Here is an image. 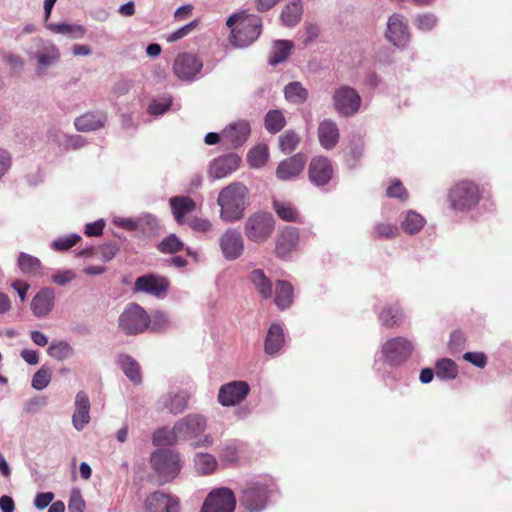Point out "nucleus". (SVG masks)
I'll list each match as a JSON object with an SVG mask.
<instances>
[{"label":"nucleus","instance_id":"nucleus-50","mask_svg":"<svg viewBox=\"0 0 512 512\" xmlns=\"http://www.w3.org/2000/svg\"><path fill=\"white\" fill-rule=\"evenodd\" d=\"M189 227L197 233H208L213 230V224L208 218L194 216L188 220Z\"/></svg>","mask_w":512,"mask_h":512},{"label":"nucleus","instance_id":"nucleus-39","mask_svg":"<svg viewBox=\"0 0 512 512\" xmlns=\"http://www.w3.org/2000/svg\"><path fill=\"white\" fill-rule=\"evenodd\" d=\"M285 98L292 103L301 104L306 101L308 91L301 85L300 82H291L285 86Z\"/></svg>","mask_w":512,"mask_h":512},{"label":"nucleus","instance_id":"nucleus-62","mask_svg":"<svg viewBox=\"0 0 512 512\" xmlns=\"http://www.w3.org/2000/svg\"><path fill=\"white\" fill-rule=\"evenodd\" d=\"M75 277H76L75 273L70 269L60 270V271H57L55 274H53L52 281L55 284L63 286V285H66L67 283L71 282L73 279H75Z\"/></svg>","mask_w":512,"mask_h":512},{"label":"nucleus","instance_id":"nucleus-19","mask_svg":"<svg viewBox=\"0 0 512 512\" xmlns=\"http://www.w3.org/2000/svg\"><path fill=\"white\" fill-rule=\"evenodd\" d=\"M307 159L302 153H297L281 161L276 169V176L282 181H289L303 171Z\"/></svg>","mask_w":512,"mask_h":512},{"label":"nucleus","instance_id":"nucleus-31","mask_svg":"<svg viewBox=\"0 0 512 512\" xmlns=\"http://www.w3.org/2000/svg\"><path fill=\"white\" fill-rule=\"evenodd\" d=\"M117 362L124 374L134 383L139 384L142 380L138 363L129 355L121 354Z\"/></svg>","mask_w":512,"mask_h":512},{"label":"nucleus","instance_id":"nucleus-10","mask_svg":"<svg viewBox=\"0 0 512 512\" xmlns=\"http://www.w3.org/2000/svg\"><path fill=\"white\" fill-rule=\"evenodd\" d=\"M268 498V489L264 484L252 483L242 492L240 503L249 512H262Z\"/></svg>","mask_w":512,"mask_h":512},{"label":"nucleus","instance_id":"nucleus-18","mask_svg":"<svg viewBox=\"0 0 512 512\" xmlns=\"http://www.w3.org/2000/svg\"><path fill=\"white\" fill-rule=\"evenodd\" d=\"M240 164V157L230 153L214 159L209 166V177L212 179H222L232 172L236 171Z\"/></svg>","mask_w":512,"mask_h":512},{"label":"nucleus","instance_id":"nucleus-9","mask_svg":"<svg viewBox=\"0 0 512 512\" xmlns=\"http://www.w3.org/2000/svg\"><path fill=\"white\" fill-rule=\"evenodd\" d=\"M333 102L338 113L343 116H352L360 109L361 97L355 89L342 86L335 90Z\"/></svg>","mask_w":512,"mask_h":512},{"label":"nucleus","instance_id":"nucleus-51","mask_svg":"<svg viewBox=\"0 0 512 512\" xmlns=\"http://www.w3.org/2000/svg\"><path fill=\"white\" fill-rule=\"evenodd\" d=\"M407 29V21L401 14H393L387 21V32H407Z\"/></svg>","mask_w":512,"mask_h":512},{"label":"nucleus","instance_id":"nucleus-57","mask_svg":"<svg viewBox=\"0 0 512 512\" xmlns=\"http://www.w3.org/2000/svg\"><path fill=\"white\" fill-rule=\"evenodd\" d=\"M85 501L79 490H73L70 494V499L68 502V511L69 512H84L85 511Z\"/></svg>","mask_w":512,"mask_h":512},{"label":"nucleus","instance_id":"nucleus-48","mask_svg":"<svg viewBox=\"0 0 512 512\" xmlns=\"http://www.w3.org/2000/svg\"><path fill=\"white\" fill-rule=\"evenodd\" d=\"M51 381V371L42 366L32 377L31 386L38 391L45 389Z\"/></svg>","mask_w":512,"mask_h":512},{"label":"nucleus","instance_id":"nucleus-63","mask_svg":"<svg viewBox=\"0 0 512 512\" xmlns=\"http://www.w3.org/2000/svg\"><path fill=\"white\" fill-rule=\"evenodd\" d=\"M113 223L127 231H137V218L134 219L115 216L113 218Z\"/></svg>","mask_w":512,"mask_h":512},{"label":"nucleus","instance_id":"nucleus-20","mask_svg":"<svg viewBox=\"0 0 512 512\" xmlns=\"http://www.w3.org/2000/svg\"><path fill=\"white\" fill-rule=\"evenodd\" d=\"M308 174L313 184L323 186L332 178L333 168L327 158L318 156L311 160Z\"/></svg>","mask_w":512,"mask_h":512},{"label":"nucleus","instance_id":"nucleus-40","mask_svg":"<svg viewBox=\"0 0 512 512\" xmlns=\"http://www.w3.org/2000/svg\"><path fill=\"white\" fill-rule=\"evenodd\" d=\"M73 353V348L66 341H53L47 349V354L59 361L71 357Z\"/></svg>","mask_w":512,"mask_h":512},{"label":"nucleus","instance_id":"nucleus-44","mask_svg":"<svg viewBox=\"0 0 512 512\" xmlns=\"http://www.w3.org/2000/svg\"><path fill=\"white\" fill-rule=\"evenodd\" d=\"M379 319L382 325L386 327H394L401 323L403 319V313L397 306L389 307L380 313Z\"/></svg>","mask_w":512,"mask_h":512},{"label":"nucleus","instance_id":"nucleus-33","mask_svg":"<svg viewBox=\"0 0 512 512\" xmlns=\"http://www.w3.org/2000/svg\"><path fill=\"white\" fill-rule=\"evenodd\" d=\"M293 48V43L288 40H278L274 43L270 58V65H277L283 61H285L290 55L291 49Z\"/></svg>","mask_w":512,"mask_h":512},{"label":"nucleus","instance_id":"nucleus-59","mask_svg":"<svg viewBox=\"0 0 512 512\" xmlns=\"http://www.w3.org/2000/svg\"><path fill=\"white\" fill-rule=\"evenodd\" d=\"M417 28L419 30H432L437 23V17L433 13H425L417 16Z\"/></svg>","mask_w":512,"mask_h":512},{"label":"nucleus","instance_id":"nucleus-22","mask_svg":"<svg viewBox=\"0 0 512 512\" xmlns=\"http://www.w3.org/2000/svg\"><path fill=\"white\" fill-rule=\"evenodd\" d=\"M90 401L87 394L83 391L77 393L75 397V410L72 416V423L77 431H81L90 421Z\"/></svg>","mask_w":512,"mask_h":512},{"label":"nucleus","instance_id":"nucleus-54","mask_svg":"<svg viewBox=\"0 0 512 512\" xmlns=\"http://www.w3.org/2000/svg\"><path fill=\"white\" fill-rule=\"evenodd\" d=\"M238 457V447L235 443H226L220 452L221 461L227 464L235 463Z\"/></svg>","mask_w":512,"mask_h":512},{"label":"nucleus","instance_id":"nucleus-28","mask_svg":"<svg viewBox=\"0 0 512 512\" xmlns=\"http://www.w3.org/2000/svg\"><path fill=\"white\" fill-rule=\"evenodd\" d=\"M195 471L200 475H210L214 473L218 466L216 457L210 453L199 452L193 458Z\"/></svg>","mask_w":512,"mask_h":512},{"label":"nucleus","instance_id":"nucleus-15","mask_svg":"<svg viewBox=\"0 0 512 512\" xmlns=\"http://www.w3.org/2000/svg\"><path fill=\"white\" fill-rule=\"evenodd\" d=\"M203 67L202 61L195 55L183 53L176 57L173 72L182 81L193 80Z\"/></svg>","mask_w":512,"mask_h":512},{"label":"nucleus","instance_id":"nucleus-61","mask_svg":"<svg viewBox=\"0 0 512 512\" xmlns=\"http://www.w3.org/2000/svg\"><path fill=\"white\" fill-rule=\"evenodd\" d=\"M463 358L479 368H484L487 363V357L482 352H466Z\"/></svg>","mask_w":512,"mask_h":512},{"label":"nucleus","instance_id":"nucleus-47","mask_svg":"<svg viewBox=\"0 0 512 512\" xmlns=\"http://www.w3.org/2000/svg\"><path fill=\"white\" fill-rule=\"evenodd\" d=\"M171 324L172 321L168 314L161 311H156L150 317L149 327L152 331L159 332L169 328Z\"/></svg>","mask_w":512,"mask_h":512},{"label":"nucleus","instance_id":"nucleus-14","mask_svg":"<svg viewBox=\"0 0 512 512\" xmlns=\"http://www.w3.org/2000/svg\"><path fill=\"white\" fill-rule=\"evenodd\" d=\"M250 387L245 381H232L220 387L218 402L224 407L235 406L249 394Z\"/></svg>","mask_w":512,"mask_h":512},{"label":"nucleus","instance_id":"nucleus-2","mask_svg":"<svg viewBox=\"0 0 512 512\" xmlns=\"http://www.w3.org/2000/svg\"><path fill=\"white\" fill-rule=\"evenodd\" d=\"M29 59L33 62L35 73L38 77H44L55 68L61 59L59 48L51 42L37 39L27 50Z\"/></svg>","mask_w":512,"mask_h":512},{"label":"nucleus","instance_id":"nucleus-37","mask_svg":"<svg viewBox=\"0 0 512 512\" xmlns=\"http://www.w3.org/2000/svg\"><path fill=\"white\" fill-rule=\"evenodd\" d=\"M251 281L263 298H270L272 296V283L262 270H253L251 273Z\"/></svg>","mask_w":512,"mask_h":512},{"label":"nucleus","instance_id":"nucleus-27","mask_svg":"<svg viewBox=\"0 0 512 512\" xmlns=\"http://www.w3.org/2000/svg\"><path fill=\"white\" fill-rule=\"evenodd\" d=\"M173 216L178 224L184 223L185 215L196 209L195 201L187 196H176L169 200Z\"/></svg>","mask_w":512,"mask_h":512},{"label":"nucleus","instance_id":"nucleus-43","mask_svg":"<svg viewBox=\"0 0 512 512\" xmlns=\"http://www.w3.org/2000/svg\"><path fill=\"white\" fill-rule=\"evenodd\" d=\"M18 266L25 274H38L41 269V261L29 254L20 253L18 257Z\"/></svg>","mask_w":512,"mask_h":512},{"label":"nucleus","instance_id":"nucleus-7","mask_svg":"<svg viewBox=\"0 0 512 512\" xmlns=\"http://www.w3.org/2000/svg\"><path fill=\"white\" fill-rule=\"evenodd\" d=\"M218 244L223 258L228 261L238 259L245 250L244 238L236 228L226 229L220 235Z\"/></svg>","mask_w":512,"mask_h":512},{"label":"nucleus","instance_id":"nucleus-64","mask_svg":"<svg viewBox=\"0 0 512 512\" xmlns=\"http://www.w3.org/2000/svg\"><path fill=\"white\" fill-rule=\"evenodd\" d=\"M4 60L14 73L21 72L24 67V61L19 56L9 54L5 56Z\"/></svg>","mask_w":512,"mask_h":512},{"label":"nucleus","instance_id":"nucleus-45","mask_svg":"<svg viewBox=\"0 0 512 512\" xmlns=\"http://www.w3.org/2000/svg\"><path fill=\"white\" fill-rule=\"evenodd\" d=\"M299 143H300L299 135L292 130H288V131L284 132L279 137L280 150L285 154L292 153L296 149V147L299 145Z\"/></svg>","mask_w":512,"mask_h":512},{"label":"nucleus","instance_id":"nucleus-49","mask_svg":"<svg viewBox=\"0 0 512 512\" xmlns=\"http://www.w3.org/2000/svg\"><path fill=\"white\" fill-rule=\"evenodd\" d=\"M158 227L157 219L151 214H144L137 218V231L150 234Z\"/></svg>","mask_w":512,"mask_h":512},{"label":"nucleus","instance_id":"nucleus-17","mask_svg":"<svg viewBox=\"0 0 512 512\" xmlns=\"http://www.w3.org/2000/svg\"><path fill=\"white\" fill-rule=\"evenodd\" d=\"M55 306V291L50 287L41 288L32 298L30 308L37 318L48 316Z\"/></svg>","mask_w":512,"mask_h":512},{"label":"nucleus","instance_id":"nucleus-34","mask_svg":"<svg viewBox=\"0 0 512 512\" xmlns=\"http://www.w3.org/2000/svg\"><path fill=\"white\" fill-rule=\"evenodd\" d=\"M424 224L425 218L422 215L409 210L404 214L401 227L408 234H416L423 228Z\"/></svg>","mask_w":512,"mask_h":512},{"label":"nucleus","instance_id":"nucleus-23","mask_svg":"<svg viewBox=\"0 0 512 512\" xmlns=\"http://www.w3.org/2000/svg\"><path fill=\"white\" fill-rule=\"evenodd\" d=\"M299 235L295 228L286 227L277 236L275 252L279 257H285L297 246Z\"/></svg>","mask_w":512,"mask_h":512},{"label":"nucleus","instance_id":"nucleus-26","mask_svg":"<svg viewBox=\"0 0 512 512\" xmlns=\"http://www.w3.org/2000/svg\"><path fill=\"white\" fill-rule=\"evenodd\" d=\"M189 395L185 391L169 392L162 396L160 404L172 414L183 412L188 405Z\"/></svg>","mask_w":512,"mask_h":512},{"label":"nucleus","instance_id":"nucleus-4","mask_svg":"<svg viewBox=\"0 0 512 512\" xmlns=\"http://www.w3.org/2000/svg\"><path fill=\"white\" fill-rule=\"evenodd\" d=\"M275 228L272 214L256 212L250 215L244 224V233L249 241L263 243L268 240Z\"/></svg>","mask_w":512,"mask_h":512},{"label":"nucleus","instance_id":"nucleus-46","mask_svg":"<svg viewBox=\"0 0 512 512\" xmlns=\"http://www.w3.org/2000/svg\"><path fill=\"white\" fill-rule=\"evenodd\" d=\"M183 247V242L175 234H170L158 245V249L161 252L170 254L181 251Z\"/></svg>","mask_w":512,"mask_h":512},{"label":"nucleus","instance_id":"nucleus-38","mask_svg":"<svg viewBox=\"0 0 512 512\" xmlns=\"http://www.w3.org/2000/svg\"><path fill=\"white\" fill-rule=\"evenodd\" d=\"M273 208L278 215L284 221L287 222H296L299 218V212L297 209L289 202L274 200Z\"/></svg>","mask_w":512,"mask_h":512},{"label":"nucleus","instance_id":"nucleus-1","mask_svg":"<svg viewBox=\"0 0 512 512\" xmlns=\"http://www.w3.org/2000/svg\"><path fill=\"white\" fill-rule=\"evenodd\" d=\"M248 195V188L241 182H232L224 187L217 198L220 219L228 223L241 220L249 204Z\"/></svg>","mask_w":512,"mask_h":512},{"label":"nucleus","instance_id":"nucleus-8","mask_svg":"<svg viewBox=\"0 0 512 512\" xmlns=\"http://www.w3.org/2000/svg\"><path fill=\"white\" fill-rule=\"evenodd\" d=\"M236 499L232 490L217 488L209 493L200 512H234Z\"/></svg>","mask_w":512,"mask_h":512},{"label":"nucleus","instance_id":"nucleus-32","mask_svg":"<svg viewBox=\"0 0 512 512\" xmlns=\"http://www.w3.org/2000/svg\"><path fill=\"white\" fill-rule=\"evenodd\" d=\"M180 438L178 437V434L176 432V426L174 425L172 429L168 428H159L156 431H154L152 435V443L155 446L162 447V446H173L175 445Z\"/></svg>","mask_w":512,"mask_h":512},{"label":"nucleus","instance_id":"nucleus-13","mask_svg":"<svg viewBox=\"0 0 512 512\" xmlns=\"http://www.w3.org/2000/svg\"><path fill=\"white\" fill-rule=\"evenodd\" d=\"M413 351V344L403 337H396L388 340L382 346V353L391 364L405 362Z\"/></svg>","mask_w":512,"mask_h":512},{"label":"nucleus","instance_id":"nucleus-5","mask_svg":"<svg viewBox=\"0 0 512 512\" xmlns=\"http://www.w3.org/2000/svg\"><path fill=\"white\" fill-rule=\"evenodd\" d=\"M150 316L140 305L130 303L120 314L119 328L127 335L143 333L149 328Z\"/></svg>","mask_w":512,"mask_h":512},{"label":"nucleus","instance_id":"nucleus-60","mask_svg":"<svg viewBox=\"0 0 512 512\" xmlns=\"http://www.w3.org/2000/svg\"><path fill=\"white\" fill-rule=\"evenodd\" d=\"M55 495L53 492H41L34 498V506L38 510H43L53 503Z\"/></svg>","mask_w":512,"mask_h":512},{"label":"nucleus","instance_id":"nucleus-30","mask_svg":"<svg viewBox=\"0 0 512 512\" xmlns=\"http://www.w3.org/2000/svg\"><path fill=\"white\" fill-rule=\"evenodd\" d=\"M302 13L303 5L301 0H293L282 10L281 20L286 27L292 28L300 21Z\"/></svg>","mask_w":512,"mask_h":512},{"label":"nucleus","instance_id":"nucleus-42","mask_svg":"<svg viewBox=\"0 0 512 512\" xmlns=\"http://www.w3.org/2000/svg\"><path fill=\"white\" fill-rule=\"evenodd\" d=\"M436 376L441 380L455 379L458 374L456 364L450 359H441L436 363Z\"/></svg>","mask_w":512,"mask_h":512},{"label":"nucleus","instance_id":"nucleus-56","mask_svg":"<svg viewBox=\"0 0 512 512\" xmlns=\"http://www.w3.org/2000/svg\"><path fill=\"white\" fill-rule=\"evenodd\" d=\"M374 233L380 238H393L398 235V228L391 223H378L374 227Z\"/></svg>","mask_w":512,"mask_h":512},{"label":"nucleus","instance_id":"nucleus-16","mask_svg":"<svg viewBox=\"0 0 512 512\" xmlns=\"http://www.w3.org/2000/svg\"><path fill=\"white\" fill-rule=\"evenodd\" d=\"M146 512H178L179 500L177 497L156 491L149 495L145 501Z\"/></svg>","mask_w":512,"mask_h":512},{"label":"nucleus","instance_id":"nucleus-21","mask_svg":"<svg viewBox=\"0 0 512 512\" xmlns=\"http://www.w3.org/2000/svg\"><path fill=\"white\" fill-rule=\"evenodd\" d=\"M250 124L246 120H239L231 123L222 131V139L230 146L236 148L241 146L250 135Z\"/></svg>","mask_w":512,"mask_h":512},{"label":"nucleus","instance_id":"nucleus-36","mask_svg":"<svg viewBox=\"0 0 512 512\" xmlns=\"http://www.w3.org/2000/svg\"><path fill=\"white\" fill-rule=\"evenodd\" d=\"M269 158V149L266 144H258L253 147L248 155L247 161L252 168H261L263 167Z\"/></svg>","mask_w":512,"mask_h":512},{"label":"nucleus","instance_id":"nucleus-29","mask_svg":"<svg viewBox=\"0 0 512 512\" xmlns=\"http://www.w3.org/2000/svg\"><path fill=\"white\" fill-rule=\"evenodd\" d=\"M284 343L283 329L278 324H273L268 330L265 340V352L267 354H276Z\"/></svg>","mask_w":512,"mask_h":512},{"label":"nucleus","instance_id":"nucleus-6","mask_svg":"<svg viewBox=\"0 0 512 512\" xmlns=\"http://www.w3.org/2000/svg\"><path fill=\"white\" fill-rule=\"evenodd\" d=\"M479 199L478 186L470 181L457 183L449 192L450 206L458 211L470 210L478 204Z\"/></svg>","mask_w":512,"mask_h":512},{"label":"nucleus","instance_id":"nucleus-58","mask_svg":"<svg viewBox=\"0 0 512 512\" xmlns=\"http://www.w3.org/2000/svg\"><path fill=\"white\" fill-rule=\"evenodd\" d=\"M386 194L390 198H398L402 201L408 198V192L399 180L394 181L387 188Z\"/></svg>","mask_w":512,"mask_h":512},{"label":"nucleus","instance_id":"nucleus-52","mask_svg":"<svg viewBox=\"0 0 512 512\" xmlns=\"http://www.w3.org/2000/svg\"><path fill=\"white\" fill-rule=\"evenodd\" d=\"M80 239L81 237L78 234H71L54 240L51 247L57 251H66L74 246Z\"/></svg>","mask_w":512,"mask_h":512},{"label":"nucleus","instance_id":"nucleus-3","mask_svg":"<svg viewBox=\"0 0 512 512\" xmlns=\"http://www.w3.org/2000/svg\"><path fill=\"white\" fill-rule=\"evenodd\" d=\"M152 468L165 482L175 479L182 468L180 455L171 450H157L151 454Z\"/></svg>","mask_w":512,"mask_h":512},{"label":"nucleus","instance_id":"nucleus-35","mask_svg":"<svg viewBox=\"0 0 512 512\" xmlns=\"http://www.w3.org/2000/svg\"><path fill=\"white\" fill-rule=\"evenodd\" d=\"M293 301V287L286 281H277L275 303L278 308H288Z\"/></svg>","mask_w":512,"mask_h":512},{"label":"nucleus","instance_id":"nucleus-24","mask_svg":"<svg viewBox=\"0 0 512 512\" xmlns=\"http://www.w3.org/2000/svg\"><path fill=\"white\" fill-rule=\"evenodd\" d=\"M339 129L337 124L331 119H325L318 126V138L320 145L330 150L336 146L339 141Z\"/></svg>","mask_w":512,"mask_h":512},{"label":"nucleus","instance_id":"nucleus-11","mask_svg":"<svg viewBox=\"0 0 512 512\" xmlns=\"http://www.w3.org/2000/svg\"><path fill=\"white\" fill-rule=\"evenodd\" d=\"M169 288L166 277L157 274H146L136 279L134 292L145 293L157 298H164Z\"/></svg>","mask_w":512,"mask_h":512},{"label":"nucleus","instance_id":"nucleus-53","mask_svg":"<svg viewBox=\"0 0 512 512\" xmlns=\"http://www.w3.org/2000/svg\"><path fill=\"white\" fill-rule=\"evenodd\" d=\"M254 34H229L228 41L234 48H244L256 41Z\"/></svg>","mask_w":512,"mask_h":512},{"label":"nucleus","instance_id":"nucleus-55","mask_svg":"<svg viewBox=\"0 0 512 512\" xmlns=\"http://www.w3.org/2000/svg\"><path fill=\"white\" fill-rule=\"evenodd\" d=\"M241 27L246 30L251 29V32H261L262 20L259 16L248 14L246 11H244Z\"/></svg>","mask_w":512,"mask_h":512},{"label":"nucleus","instance_id":"nucleus-41","mask_svg":"<svg viewBox=\"0 0 512 512\" xmlns=\"http://www.w3.org/2000/svg\"><path fill=\"white\" fill-rule=\"evenodd\" d=\"M265 128L270 133H277L286 124L285 117L283 113L280 110H270L266 115L264 119Z\"/></svg>","mask_w":512,"mask_h":512},{"label":"nucleus","instance_id":"nucleus-25","mask_svg":"<svg viewBox=\"0 0 512 512\" xmlns=\"http://www.w3.org/2000/svg\"><path fill=\"white\" fill-rule=\"evenodd\" d=\"M107 116L104 112H88L75 119L74 125L78 131L88 132L104 127Z\"/></svg>","mask_w":512,"mask_h":512},{"label":"nucleus","instance_id":"nucleus-12","mask_svg":"<svg viewBox=\"0 0 512 512\" xmlns=\"http://www.w3.org/2000/svg\"><path fill=\"white\" fill-rule=\"evenodd\" d=\"M176 432L180 440H193L198 438L207 427V420L200 414H188L176 423Z\"/></svg>","mask_w":512,"mask_h":512}]
</instances>
